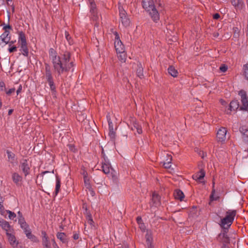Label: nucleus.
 Returning <instances> with one entry per match:
<instances>
[{
  "label": "nucleus",
  "mask_w": 248,
  "mask_h": 248,
  "mask_svg": "<svg viewBox=\"0 0 248 248\" xmlns=\"http://www.w3.org/2000/svg\"><path fill=\"white\" fill-rule=\"evenodd\" d=\"M49 55L54 69L59 74L69 70L73 66L72 62H69L70 55L68 53H65L62 59L61 60L55 51L51 48L49 50Z\"/></svg>",
  "instance_id": "1"
},
{
  "label": "nucleus",
  "mask_w": 248,
  "mask_h": 248,
  "mask_svg": "<svg viewBox=\"0 0 248 248\" xmlns=\"http://www.w3.org/2000/svg\"><path fill=\"white\" fill-rule=\"evenodd\" d=\"M142 7L149 13L154 21L156 22L159 20L158 12L155 8L153 0H143Z\"/></svg>",
  "instance_id": "2"
},
{
  "label": "nucleus",
  "mask_w": 248,
  "mask_h": 248,
  "mask_svg": "<svg viewBox=\"0 0 248 248\" xmlns=\"http://www.w3.org/2000/svg\"><path fill=\"white\" fill-rule=\"evenodd\" d=\"M235 215L236 211L235 210L228 211L226 217L221 220V226L224 228L231 226Z\"/></svg>",
  "instance_id": "3"
},
{
  "label": "nucleus",
  "mask_w": 248,
  "mask_h": 248,
  "mask_svg": "<svg viewBox=\"0 0 248 248\" xmlns=\"http://www.w3.org/2000/svg\"><path fill=\"white\" fill-rule=\"evenodd\" d=\"M115 42L114 46L117 53L122 52L124 51V46L120 40L119 35L117 32H114Z\"/></svg>",
  "instance_id": "4"
},
{
  "label": "nucleus",
  "mask_w": 248,
  "mask_h": 248,
  "mask_svg": "<svg viewBox=\"0 0 248 248\" xmlns=\"http://www.w3.org/2000/svg\"><path fill=\"white\" fill-rule=\"evenodd\" d=\"M238 94L241 97V101L242 103V106H241V109L246 110L248 107V98L247 96L246 93L243 90L239 92Z\"/></svg>",
  "instance_id": "5"
},
{
  "label": "nucleus",
  "mask_w": 248,
  "mask_h": 248,
  "mask_svg": "<svg viewBox=\"0 0 248 248\" xmlns=\"http://www.w3.org/2000/svg\"><path fill=\"white\" fill-rule=\"evenodd\" d=\"M6 235L10 245L13 248H19L18 246V241L16 240L14 234H13V232H7Z\"/></svg>",
  "instance_id": "6"
},
{
  "label": "nucleus",
  "mask_w": 248,
  "mask_h": 248,
  "mask_svg": "<svg viewBox=\"0 0 248 248\" xmlns=\"http://www.w3.org/2000/svg\"><path fill=\"white\" fill-rule=\"evenodd\" d=\"M42 235L43 236V244L44 246V248H51V244L48 239V237L46 232H42ZM52 242L53 248H55L56 246H57V244L56 242L53 240L52 241Z\"/></svg>",
  "instance_id": "7"
},
{
  "label": "nucleus",
  "mask_w": 248,
  "mask_h": 248,
  "mask_svg": "<svg viewBox=\"0 0 248 248\" xmlns=\"http://www.w3.org/2000/svg\"><path fill=\"white\" fill-rule=\"evenodd\" d=\"M120 12V16L121 21L124 26H127L129 24V20L127 17L125 11L122 7H119Z\"/></svg>",
  "instance_id": "8"
},
{
  "label": "nucleus",
  "mask_w": 248,
  "mask_h": 248,
  "mask_svg": "<svg viewBox=\"0 0 248 248\" xmlns=\"http://www.w3.org/2000/svg\"><path fill=\"white\" fill-rule=\"evenodd\" d=\"M102 168L103 171L107 174H109L111 171H113L109 161L105 158L102 163Z\"/></svg>",
  "instance_id": "9"
},
{
  "label": "nucleus",
  "mask_w": 248,
  "mask_h": 248,
  "mask_svg": "<svg viewBox=\"0 0 248 248\" xmlns=\"http://www.w3.org/2000/svg\"><path fill=\"white\" fill-rule=\"evenodd\" d=\"M18 42L20 44L21 46L24 51V55H27L28 51L26 47V41L24 34L20 32Z\"/></svg>",
  "instance_id": "10"
},
{
  "label": "nucleus",
  "mask_w": 248,
  "mask_h": 248,
  "mask_svg": "<svg viewBox=\"0 0 248 248\" xmlns=\"http://www.w3.org/2000/svg\"><path fill=\"white\" fill-rule=\"evenodd\" d=\"M227 130L225 128H220L217 133V137L218 141L223 142L226 139Z\"/></svg>",
  "instance_id": "11"
},
{
  "label": "nucleus",
  "mask_w": 248,
  "mask_h": 248,
  "mask_svg": "<svg viewBox=\"0 0 248 248\" xmlns=\"http://www.w3.org/2000/svg\"><path fill=\"white\" fill-rule=\"evenodd\" d=\"M19 223L20 224L21 227L24 230L27 236L30 239L32 238V235L27 224L21 218L19 219Z\"/></svg>",
  "instance_id": "12"
},
{
  "label": "nucleus",
  "mask_w": 248,
  "mask_h": 248,
  "mask_svg": "<svg viewBox=\"0 0 248 248\" xmlns=\"http://www.w3.org/2000/svg\"><path fill=\"white\" fill-rule=\"evenodd\" d=\"M146 242L148 248H154L153 245L152 232L150 230H147L145 235Z\"/></svg>",
  "instance_id": "13"
},
{
  "label": "nucleus",
  "mask_w": 248,
  "mask_h": 248,
  "mask_svg": "<svg viewBox=\"0 0 248 248\" xmlns=\"http://www.w3.org/2000/svg\"><path fill=\"white\" fill-rule=\"evenodd\" d=\"M0 226L6 232V234L7 232H13V229L9 223L1 218H0Z\"/></svg>",
  "instance_id": "14"
},
{
  "label": "nucleus",
  "mask_w": 248,
  "mask_h": 248,
  "mask_svg": "<svg viewBox=\"0 0 248 248\" xmlns=\"http://www.w3.org/2000/svg\"><path fill=\"white\" fill-rule=\"evenodd\" d=\"M231 2L236 10H241L245 8V4L242 0H232Z\"/></svg>",
  "instance_id": "15"
},
{
  "label": "nucleus",
  "mask_w": 248,
  "mask_h": 248,
  "mask_svg": "<svg viewBox=\"0 0 248 248\" xmlns=\"http://www.w3.org/2000/svg\"><path fill=\"white\" fill-rule=\"evenodd\" d=\"M160 204V197L155 193H153L152 195V201L150 202L151 206L153 207H157Z\"/></svg>",
  "instance_id": "16"
},
{
  "label": "nucleus",
  "mask_w": 248,
  "mask_h": 248,
  "mask_svg": "<svg viewBox=\"0 0 248 248\" xmlns=\"http://www.w3.org/2000/svg\"><path fill=\"white\" fill-rule=\"evenodd\" d=\"M10 39L9 36V32L5 31L0 36V42L4 43L6 44L8 43Z\"/></svg>",
  "instance_id": "17"
},
{
  "label": "nucleus",
  "mask_w": 248,
  "mask_h": 248,
  "mask_svg": "<svg viewBox=\"0 0 248 248\" xmlns=\"http://www.w3.org/2000/svg\"><path fill=\"white\" fill-rule=\"evenodd\" d=\"M46 79L49 83V85L50 86V88L51 90L52 91H54V90L55 89V87L54 85L53 82L52 81L51 74L49 71H46Z\"/></svg>",
  "instance_id": "18"
},
{
  "label": "nucleus",
  "mask_w": 248,
  "mask_h": 248,
  "mask_svg": "<svg viewBox=\"0 0 248 248\" xmlns=\"http://www.w3.org/2000/svg\"><path fill=\"white\" fill-rule=\"evenodd\" d=\"M204 176L205 172L201 170L199 172L193 175V178L197 181L202 182V180L203 179Z\"/></svg>",
  "instance_id": "19"
},
{
  "label": "nucleus",
  "mask_w": 248,
  "mask_h": 248,
  "mask_svg": "<svg viewBox=\"0 0 248 248\" xmlns=\"http://www.w3.org/2000/svg\"><path fill=\"white\" fill-rule=\"evenodd\" d=\"M21 169L25 176L29 174L30 167L26 160H24V162L22 163Z\"/></svg>",
  "instance_id": "20"
},
{
  "label": "nucleus",
  "mask_w": 248,
  "mask_h": 248,
  "mask_svg": "<svg viewBox=\"0 0 248 248\" xmlns=\"http://www.w3.org/2000/svg\"><path fill=\"white\" fill-rule=\"evenodd\" d=\"M174 197L176 199L182 201L184 198V194L182 191L177 189L174 192Z\"/></svg>",
  "instance_id": "21"
},
{
  "label": "nucleus",
  "mask_w": 248,
  "mask_h": 248,
  "mask_svg": "<svg viewBox=\"0 0 248 248\" xmlns=\"http://www.w3.org/2000/svg\"><path fill=\"white\" fill-rule=\"evenodd\" d=\"M12 180L15 183L18 185L22 181V177L17 173L12 174Z\"/></svg>",
  "instance_id": "22"
},
{
  "label": "nucleus",
  "mask_w": 248,
  "mask_h": 248,
  "mask_svg": "<svg viewBox=\"0 0 248 248\" xmlns=\"http://www.w3.org/2000/svg\"><path fill=\"white\" fill-rule=\"evenodd\" d=\"M133 126L132 127V130L133 131L136 130L137 133L139 134H140L142 133L141 127L137 122H133Z\"/></svg>",
  "instance_id": "23"
},
{
  "label": "nucleus",
  "mask_w": 248,
  "mask_h": 248,
  "mask_svg": "<svg viewBox=\"0 0 248 248\" xmlns=\"http://www.w3.org/2000/svg\"><path fill=\"white\" fill-rule=\"evenodd\" d=\"M239 107V103L237 100L232 101L229 106V109L230 111L235 110Z\"/></svg>",
  "instance_id": "24"
},
{
  "label": "nucleus",
  "mask_w": 248,
  "mask_h": 248,
  "mask_svg": "<svg viewBox=\"0 0 248 248\" xmlns=\"http://www.w3.org/2000/svg\"><path fill=\"white\" fill-rule=\"evenodd\" d=\"M167 159L166 160L165 162L163 163V166L165 168H170L171 167V161L172 160V156L170 155H167Z\"/></svg>",
  "instance_id": "25"
},
{
  "label": "nucleus",
  "mask_w": 248,
  "mask_h": 248,
  "mask_svg": "<svg viewBox=\"0 0 248 248\" xmlns=\"http://www.w3.org/2000/svg\"><path fill=\"white\" fill-rule=\"evenodd\" d=\"M218 239L222 240L224 243L229 242V238L226 232H225L219 234Z\"/></svg>",
  "instance_id": "26"
},
{
  "label": "nucleus",
  "mask_w": 248,
  "mask_h": 248,
  "mask_svg": "<svg viewBox=\"0 0 248 248\" xmlns=\"http://www.w3.org/2000/svg\"><path fill=\"white\" fill-rule=\"evenodd\" d=\"M168 72L171 76L173 77H176L177 76L178 72L173 66H171L169 67L168 68Z\"/></svg>",
  "instance_id": "27"
},
{
  "label": "nucleus",
  "mask_w": 248,
  "mask_h": 248,
  "mask_svg": "<svg viewBox=\"0 0 248 248\" xmlns=\"http://www.w3.org/2000/svg\"><path fill=\"white\" fill-rule=\"evenodd\" d=\"M118 54V58L119 60L122 62H125L126 59V55L124 51L122 52H118L117 53Z\"/></svg>",
  "instance_id": "28"
},
{
  "label": "nucleus",
  "mask_w": 248,
  "mask_h": 248,
  "mask_svg": "<svg viewBox=\"0 0 248 248\" xmlns=\"http://www.w3.org/2000/svg\"><path fill=\"white\" fill-rule=\"evenodd\" d=\"M57 238L60 239L62 242L65 243L66 242V236L63 232H59L57 235Z\"/></svg>",
  "instance_id": "29"
},
{
  "label": "nucleus",
  "mask_w": 248,
  "mask_h": 248,
  "mask_svg": "<svg viewBox=\"0 0 248 248\" xmlns=\"http://www.w3.org/2000/svg\"><path fill=\"white\" fill-rule=\"evenodd\" d=\"M84 185L86 188H90L91 186L90 182V178L89 177L85 176L84 178Z\"/></svg>",
  "instance_id": "30"
},
{
  "label": "nucleus",
  "mask_w": 248,
  "mask_h": 248,
  "mask_svg": "<svg viewBox=\"0 0 248 248\" xmlns=\"http://www.w3.org/2000/svg\"><path fill=\"white\" fill-rule=\"evenodd\" d=\"M61 186V182L60 179L57 177L56 178V189H55V193L56 194H57L58 193Z\"/></svg>",
  "instance_id": "31"
},
{
  "label": "nucleus",
  "mask_w": 248,
  "mask_h": 248,
  "mask_svg": "<svg viewBox=\"0 0 248 248\" xmlns=\"http://www.w3.org/2000/svg\"><path fill=\"white\" fill-rule=\"evenodd\" d=\"M6 153L8 155L9 161H10L11 162H13L15 157V155L12 152L9 151H7Z\"/></svg>",
  "instance_id": "32"
},
{
  "label": "nucleus",
  "mask_w": 248,
  "mask_h": 248,
  "mask_svg": "<svg viewBox=\"0 0 248 248\" xmlns=\"http://www.w3.org/2000/svg\"><path fill=\"white\" fill-rule=\"evenodd\" d=\"M218 197L216 195V191L215 189H213L212 194L210 196L211 201L217 200Z\"/></svg>",
  "instance_id": "33"
},
{
  "label": "nucleus",
  "mask_w": 248,
  "mask_h": 248,
  "mask_svg": "<svg viewBox=\"0 0 248 248\" xmlns=\"http://www.w3.org/2000/svg\"><path fill=\"white\" fill-rule=\"evenodd\" d=\"M245 77L248 79V63L245 64L243 67Z\"/></svg>",
  "instance_id": "34"
},
{
  "label": "nucleus",
  "mask_w": 248,
  "mask_h": 248,
  "mask_svg": "<svg viewBox=\"0 0 248 248\" xmlns=\"http://www.w3.org/2000/svg\"><path fill=\"white\" fill-rule=\"evenodd\" d=\"M6 212L9 214V218L10 219H14L16 217V215L14 212L9 210H7Z\"/></svg>",
  "instance_id": "35"
},
{
  "label": "nucleus",
  "mask_w": 248,
  "mask_h": 248,
  "mask_svg": "<svg viewBox=\"0 0 248 248\" xmlns=\"http://www.w3.org/2000/svg\"><path fill=\"white\" fill-rule=\"evenodd\" d=\"M65 38H66V40L69 42V44H71L72 43V41H70V38H71L69 36V34L68 32H67V31H65Z\"/></svg>",
  "instance_id": "36"
},
{
  "label": "nucleus",
  "mask_w": 248,
  "mask_h": 248,
  "mask_svg": "<svg viewBox=\"0 0 248 248\" xmlns=\"http://www.w3.org/2000/svg\"><path fill=\"white\" fill-rule=\"evenodd\" d=\"M108 123L109 130L114 129L113 127V124L112 122L110 121V119H108Z\"/></svg>",
  "instance_id": "37"
},
{
  "label": "nucleus",
  "mask_w": 248,
  "mask_h": 248,
  "mask_svg": "<svg viewBox=\"0 0 248 248\" xmlns=\"http://www.w3.org/2000/svg\"><path fill=\"white\" fill-rule=\"evenodd\" d=\"M109 136L111 139H114L115 137V130H109Z\"/></svg>",
  "instance_id": "38"
},
{
  "label": "nucleus",
  "mask_w": 248,
  "mask_h": 248,
  "mask_svg": "<svg viewBox=\"0 0 248 248\" xmlns=\"http://www.w3.org/2000/svg\"><path fill=\"white\" fill-rule=\"evenodd\" d=\"M219 69L222 72H226L227 69H228V67L225 65H222L220 68H219Z\"/></svg>",
  "instance_id": "39"
},
{
  "label": "nucleus",
  "mask_w": 248,
  "mask_h": 248,
  "mask_svg": "<svg viewBox=\"0 0 248 248\" xmlns=\"http://www.w3.org/2000/svg\"><path fill=\"white\" fill-rule=\"evenodd\" d=\"M243 140L248 143V130H247V133L244 134L243 136Z\"/></svg>",
  "instance_id": "40"
},
{
  "label": "nucleus",
  "mask_w": 248,
  "mask_h": 248,
  "mask_svg": "<svg viewBox=\"0 0 248 248\" xmlns=\"http://www.w3.org/2000/svg\"><path fill=\"white\" fill-rule=\"evenodd\" d=\"M142 71V70L141 68H139V69L138 70V75L140 78H141L143 77Z\"/></svg>",
  "instance_id": "41"
},
{
  "label": "nucleus",
  "mask_w": 248,
  "mask_h": 248,
  "mask_svg": "<svg viewBox=\"0 0 248 248\" xmlns=\"http://www.w3.org/2000/svg\"><path fill=\"white\" fill-rule=\"evenodd\" d=\"M95 7V4L93 2H91V11L93 13H94V9Z\"/></svg>",
  "instance_id": "42"
},
{
  "label": "nucleus",
  "mask_w": 248,
  "mask_h": 248,
  "mask_svg": "<svg viewBox=\"0 0 248 248\" xmlns=\"http://www.w3.org/2000/svg\"><path fill=\"white\" fill-rule=\"evenodd\" d=\"M139 227H140V229L142 231H144L145 230V226L144 224L143 223H140V224H139Z\"/></svg>",
  "instance_id": "43"
},
{
  "label": "nucleus",
  "mask_w": 248,
  "mask_h": 248,
  "mask_svg": "<svg viewBox=\"0 0 248 248\" xmlns=\"http://www.w3.org/2000/svg\"><path fill=\"white\" fill-rule=\"evenodd\" d=\"M16 50V47L15 46L11 47L9 48V51L10 52H13Z\"/></svg>",
  "instance_id": "44"
},
{
  "label": "nucleus",
  "mask_w": 248,
  "mask_h": 248,
  "mask_svg": "<svg viewBox=\"0 0 248 248\" xmlns=\"http://www.w3.org/2000/svg\"><path fill=\"white\" fill-rule=\"evenodd\" d=\"M88 222L89 224H90L91 225H92V224L93 223V220L91 218V217L90 216H88Z\"/></svg>",
  "instance_id": "45"
},
{
  "label": "nucleus",
  "mask_w": 248,
  "mask_h": 248,
  "mask_svg": "<svg viewBox=\"0 0 248 248\" xmlns=\"http://www.w3.org/2000/svg\"><path fill=\"white\" fill-rule=\"evenodd\" d=\"M89 191H90V194L92 196H93L95 193L93 191V189L92 188V187H91L90 188H87Z\"/></svg>",
  "instance_id": "46"
},
{
  "label": "nucleus",
  "mask_w": 248,
  "mask_h": 248,
  "mask_svg": "<svg viewBox=\"0 0 248 248\" xmlns=\"http://www.w3.org/2000/svg\"><path fill=\"white\" fill-rule=\"evenodd\" d=\"M213 17L215 19H217L220 17V15L218 14H216L214 15Z\"/></svg>",
  "instance_id": "47"
},
{
  "label": "nucleus",
  "mask_w": 248,
  "mask_h": 248,
  "mask_svg": "<svg viewBox=\"0 0 248 248\" xmlns=\"http://www.w3.org/2000/svg\"><path fill=\"white\" fill-rule=\"evenodd\" d=\"M15 91V89H10L7 92V94H11L12 93H13V92H14Z\"/></svg>",
  "instance_id": "48"
},
{
  "label": "nucleus",
  "mask_w": 248,
  "mask_h": 248,
  "mask_svg": "<svg viewBox=\"0 0 248 248\" xmlns=\"http://www.w3.org/2000/svg\"><path fill=\"white\" fill-rule=\"evenodd\" d=\"M137 222H138L139 224H140V223H142L141 217H138L137 218Z\"/></svg>",
  "instance_id": "49"
},
{
  "label": "nucleus",
  "mask_w": 248,
  "mask_h": 248,
  "mask_svg": "<svg viewBox=\"0 0 248 248\" xmlns=\"http://www.w3.org/2000/svg\"><path fill=\"white\" fill-rule=\"evenodd\" d=\"M3 208V205L2 204H1V202H0V212H1V214L2 215H3V213L2 212V209Z\"/></svg>",
  "instance_id": "50"
},
{
  "label": "nucleus",
  "mask_w": 248,
  "mask_h": 248,
  "mask_svg": "<svg viewBox=\"0 0 248 248\" xmlns=\"http://www.w3.org/2000/svg\"><path fill=\"white\" fill-rule=\"evenodd\" d=\"M21 90H22V87L21 85H20L18 89L16 91L17 94H18L19 93H20Z\"/></svg>",
  "instance_id": "51"
},
{
  "label": "nucleus",
  "mask_w": 248,
  "mask_h": 248,
  "mask_svg": "<svg viewBox=\"0 0 248 248\" xmlns=\"http://www.w3.org/2000/svg\"><path fill=\"white\" fill-rule=\"evenodd\" d=\"M82 174L83 175V178H85V176L88 177L87 172L85 170L83 171Z\"/></svg>",
  "instance_id": "52"
},
{
  "label": "nucleus",
  "mask_w": 248,
  "mask_h": 248,
  "mask_svg": "<svg viewBox=\"0 0 248 248\" xmlns=\"http://www.w3.org/2000/svg\"><path fill=\"white\" fill-rule=\"evenodd\" d=\"M11 26L9 25H6L4 27V29L6 31V29H11Z\"/></svg>",
  "instance_id": "53"
},
{
  "label": "nucleus",
  "mask_w": 248,
  "mask_h": 248,
  "mask_svg": "<svg viewBox=\"0 0 248 248\" xmlns=\"http://www.w3.org/2000/svg\"><path fill=\"white\" fill-rule=\"evenodd\" d=\"M73 238L74 239H78V235L77 234H75L73 236Z\"/></svg>",
  "instance_id": "54"
},
{
  "label": "nucleus",
  "mask_w": 248,
  "mask_h": 248,
  "mask_svg": "<svg viewBox=\"0 0 248 248\" xmlns=\"http://www.w3.org/2000/svg\"><path fill=\"white\" fill-rule=\"evenodd\" d=\"M4 86V83L3 82H0V88H2Z\"/></svg>",
  "instance_id": "55"
},
{
  "label": "nucleus",
  "mask_w": 248,
  "mask_h": 248,
  "mask_svg": "<svg viewBox=\"0 0 248 248\" xmlns=\"http://www.w3.org/2000/svg\"><path fill=\"white\" fill-rule=\"evenodd\" d=\"M13 112V109H9L8 111V115H11Z\"/></svg>",
  "instance_id": "56"
},
{
  "label": "nucleus",
  "mask_w": 248,
  "mask_h": 248,
  "mask_svg": "<svg viewBox=\"0 0 248 248\" xmlns=\"http://www.w3.org/2000/svg\"><path fill=\"white\" fill-rule=\"evenodd\" d=\"M159 7H162V3H159L158 5L157 6L158 10H160Z\"/></svg>",
  "instance_id": "57"
},
{
  "label": "nucleus",
  "mask_w": 248,
  "mask_h": 248,
  "mask_svg": "<svg viewBox=\"0 0 248 248\" xmlns=\"http://www.w3.org/2000/svg\"><path fill=\"white\" fill-rule=\"evenodd\" d=\"M221 102L222 105H225V102L224 101H221Z\"/></svg>",
  "instance_id": "58"
},
{
  "label": "nucleus",
  "mask_w": 248,
  "mask_h": 248,
  "mask_svg": "<svg viewBox=\"0 0 248 248\" xmlns=\"http://www.w3.org/2000/svg\"><path fill=\"white\" fill-rule=\"evenodd\" d=\"M48 172H48V171H44V172H43V174L44 175V174H45V173H48Z\"/></svg>",
  "instance_id": "59"
},
{
  "label": "nucleus",
  "mask_w": 248,
  "mask_h": 248,
  "mask_svg": "<svg viewBox=\"0 0 248 248\" xmlns=\"http://www.w3.org/2000/svg\"><path fill=\"white\" fill-rule=\"evenodd\" d=\"M222 248H229L228 247H226V246H224Z\"/></svg>",
  "instance_id": "60"
},
{
  "label": "nucleus",
  "mask_w": 248,
  "mask_h": 248,
  "mask_svg": "<svg viewBox=\"0 0 248 248\" xmlns=\"http://www.w3.org/2000/svg\"><path fill=\"white\" fill-rule=\"evenodd\" d=\"M202 154V157H203V152H201Z\"/></svg>",
  "instance_id": "61"
},
{
  "label": "nucleus",
  "mask_w": 248,
  "mask_h": 248,
  "mask_svg": "<svg viewBox=\"0 0 248 248\" xmlns=\"http://www.w3.org/2000/svg\"><path fill=\"white\" fill-rule=\"evenodd\" d=\"M18 214L19 215H20V212H18Z\"/></svg>",
  "instance_id": "62"
}]
</instances>
